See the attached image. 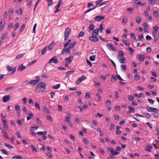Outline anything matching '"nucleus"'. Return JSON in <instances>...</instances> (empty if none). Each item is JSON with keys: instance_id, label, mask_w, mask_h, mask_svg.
<instances>
[{"instance_id": "nucleus-1", "label": "nucleus", "mask_w": 159, "mask_h": 159, "mask_svg": "<svg viewBox=\"0 0 159 159\" xmlns=\"http://www.w3.org/2000/svg\"><path fill=\"white\" fill-rule=\"evenodd\" d=\"M46 85L44 82H40L36 86L35 92L38 93H43L46 89Z\"/></svg>"}, {"instance_id": "nucleus-2", "label": "nucleus", "mask_w": 159, "mask_h": 159, "mask_svg": "<svg viewBox=\"0 0 159 159\" xmlns=\"http://www.w3.org/2000/svg\"><path fill=\"white\" fill-rule=\"evenodd\" d=\"M124 52L122 51H120L119 52L117 57V58L121 63H124L125 58L124 56Z\"/></svg>"}, {"instance_id": "nucleus-3", "label": "nucleus", "mask_w": 159, "mask_h": 159, "mask_svg": "<svg viewBox=\"0 0 159 159\" xmlns=\"http://www.w3.org/2000/svg\"><path fill=\"white\" fill-rule=\"evenodd\" d=\"M86 79V77L83 75L81 77L79 78L75 82V84L76 85L79 84L82 81Z\"/></svg>"}, {"instance_id": "nucleus-4", "label": "nucleus", "mask_w": 159, "mask_h": 159, "mask_svg": "<svg viewBox=\"0 0 159 159\" xmlns=\"http://www.w3.org/2000/svg\"><path fill=\"white\" fill-rule=\"evenodd\" d=\"M70 32V29L69 28H66L65 33V40H66L68 38Z\"/></svg>"}, {"instance_id": "nucleus-5", "label": "nucleus", "mask_w": 159, "mask_h": 159, "mask_svg": "<svg viewBox=\"0 0 159 159\" xmlns=\"http://www.w3.org/2000/svg\"><path fill=\"white\" fill-rule=\"evenodd\" d=\"M147 110L150 112H153L155 113H157L158 111V110L156 108L154 107H150L149 106H148L147 107Z\"/></svg>"}, {"instance_id": "nucleus-6", "label": "nucleus", "mask_w": 159, "mask_h": 159, "mask_svg": "<svg viewBox=\"0 0 159 159\" xmlns=\"http://www.w3.org/2000/svg\"><path fill=\"white\" fill-rule=\"evenodd\" d=\"M106 47H107L109 50L115 51H116V48L114 47L111 43H108L106 45Z\"/></svg>"}, {"instance_id": "nucleus-7", "label": "nucleus", "mask_w": 159, "mask_h": 159, "mask_svg": "<svg viewBox=\"0 0 159 159\" xmlns=\"http://www.w3.org/2000/svg\"><path fill=\"white\" fill-rule=\"evenodd\" d=\"M58 62V60L57 57L56 56L53 57L51 58L49 61L48 63L50 64L52 63H57Z\"/></svg>"}, {"instance_id": "nucleus-8", "label": "nucleus", "mask_w": 159, "mask_h": 159, "mask_svg": "<svg viewBox=\"0 0 159 159\" xmlns=\"http://www.w3.org/2000/svg\"><path fill=\"white\" fill-rule=\"evenodd\" d=\"M38 83V80H32L29 81L27 85L30 84L33 86H34L36 85Z\"/></svg>"}, {"instance_id": "nucleus-9", "label": "nucleus", "mask_w": 159, "mask_h": 159, "mask_svg": "<svg viewBox=\"0 0 159 159\" xmlns=\"http://www.w3.org/2000/svg\"><path fill=\"white\" fill-rule=\"evenodd\" d=\"M7 68L9 72H11V74H13L16 71V68H13L9 66H7Z\"/></svg>"}, {"instance_id": "nucleus-10", "label": "nucleus", "mask_w": 159, "mask_h": 159, "mask_svg": "<svg viewBox=\"0 0 159 159\" xmlns=\"http://www.w3.org/2000/svg\"><path fill=\"white\" fill-rule=\"evenodd\" d=\"M137 58L141 61H143L145 60V56L142 54H139L136 56Z\"/></svg>"}, {"instance_id": "nucleus-11", "label": "nucleus", "mask_w": 159, "mask_h": 159, "mask_svg": "<svg viewBox=\"0 0 159 159\" xmlns=\"http://www.w3.org/2000/svg\"><path fill=\"white\" fill-rule=\"evenodd\" d=\"M73 56H69L68 57L66 58L65 61L67 63L70 64L71 63L72 60L73 59Z\"/></svg>"}, {"instance_id": "nucleus-12", "label": "nucleus", "mask_w": 159, "mask_h": 159, "mask_svg": "<svg viewBox=\"0 0 159 159\" xmlns=\"http://www.w3.org/2000/svg\"><path fill=\"white\" fill-rule=\"evenodd\" d=\"M11 98V96L9 95L4 96L2 98V101L3 102H6L8 101Z\"/></svg>"}, {"instance_id": "nucleus-13", "label": "nucleus", "mask_w": 159, "mask_h": 159, "mask_svg": "<svg viewBox=\"0 0 159 159\" xmlns=\"http://www.w3.org/2000/svg\"><path fill=\"white\" fill-rule=\"evenodd\" d=\"M98 28H97L96 29L93 30L92 36H94L95 37H97L98 34Z\"/></svg>"}, {"instance_id": "nucleus-14", "label": "nucleus", "mask_w": 159, "mask_h": 159, "mask_svg": "<svg viewBox=\"0 0 159 159\" xmlns=\"http://www.w3.org/2000/svg\"><path fill=\"white\" fill-rule=\"evenodd\" d=\"M89 39L91 41L94 42H96L99 41V39L97 37L91 36L89 38Z\"/></svg>"}, {"instance_id": "nucleus-15", "label": "nucleus", "mask_w": 159, "mask_h": 159, "mask_svg": "<svg viewBox=\"0 0 159 159\" xmlns=\"http://www.w3.org/2000/svg\"><path fill=\"white\" fill-rule=\"evenodd\" d=\"M105 17L102 16H97L95 17L94 19L96 21H99L104 19Z\"/></svg>"}, {"instance_id": "nucleus-16", "label": "nucleus", "mask_w": 159, "mask_h": 159, "mask_svg": "<svg viewBox=\"0 0 159 159\" xmlns=\"http://www.w3.org/2000/svg\"><path fill=\"white\" fill-rule=\"evenodd\" d=\"M70 52V50L68 48H65L61 51V54H64L66 53H69Z\"/></svg>"}, {"instance_id": "nucleus-17", "label": "nucleus", "mask_w": 159, "mask_h": 159, "mask_svg": "<svg viewBox=\"0 0 159 159\" xmlns=\"http://www.w3.org/2000/svg\"><path fill=\"white\" fill-rule=\"evenodd\" d=\"M60 7V0H59L58 1V3L57 5H56L55 8H56V9L54 11V12L57 13L59 11H60V9L59 8V7Z\"/></svg>"}, {"instance_id": "nucleus-18", "label": "nucleus", "mask_w": 159, "mask_h": 159, "mask_svg": "<svg viewBox=\"0 0 159 159\" xmlns=\"http://www.w3.org/2000/svg\"><path fill=\"white\" fill-rule=\"evenodd\" d=\"M55 44L54 41H53L47 47V48H48L49 50H52L53 48V45Z\"/></svg>"}, {"instance_id": "nucleus-19", "label": "nucleus", "mask_w": 159, "mask_h": 159, "mask_svg": "<svg viewBox=\"0 0 159 159\" xmlns=\"http://www.w3.org/2000/svg\"><path fill=\"white\" fill-rule=\"evenodd\" d=\"M2 132L3 135L4 137L7 139H9L6 130H2Z\"/></svg>"}, {"instance_id": "nucleus-20", "label": "nucleus", "mask_w": 159, "mask_h": 159, "mask_svg": "<svg viewBox=\"0 0 159 159\" xmlns=\"http://www.w3.org/2000/svg\"><path fill=\"white\" fill-rule=\"evenodd\" d=\"M68 115L69 116H66L65 117V121L67 122L68 123H69L70 121V114H68Z\"/></svg>"}, {"instance_id": "nucleus-21", "label": "nucleus", "mask_w": 159, "mask_h": 159, "mask_svg": "<svg viewBox=\"0 0 159 159\" xmlns=\"http://www.w3.org/2000/svg\"><path fill=\"white\" fill-rule=\"evenodd\" d=\"M20 24L19 23H16L13 27V30L16 31L17 30L18 28L20 26Z\"/></svg>"}, {"instance_id": "nucleus-22", "label": "nucleus", "mask_w": 159, "mask_h": 159, "mask_svg": "<svg viewBox=\"0 0 159 159\" xmlns=\"http://www.w3.org/2000/svg\"><path fill=\"white\" fill-rule=\"evenodd\" d=\"M76 42L74 41V42L71 43L68 46V47L69 48V49L70 50V49L73 48L75 47V45L76 44Z\"/></svg>"}, {"instance_id": "nucleus-23", "label": "nucleus", "mask_w": 159, "mask_h": 159, "mask_svg": "<svg viewBox=\"0 0 159 159\" xmlns=\"http://www.w3.org/2000/svg\"><path fill=\"white\" fill-rule=\"evenodd\" d=\"M133 96H136L138 98H140L141 97H145L144 94L143 93H141L139 95H138L136 93L134 94H133Z\"/></svg>"}, {"instance_id": "nucleus-24", "label": "nucleus", "mask_w": 159, "mask_h": 159, "mask_svg": "<svg viewBox=\"0 0 159 159\" xmlns=\"http://www.w3.org/2000/svg\"><path fill=\"white\" fill-rule=\"evenodd\" d=\"M153 15L154 16L157 18H158L159 16V14L158 11L156 10H155L153 11Z\"/></svg>"}, {"instance_id": "nucleus-25", "label": "nucleus", "mask_w": 159, "mask_h": 159, "mask_svg": "<svg viewBox=\"0 0 159 159\" xmlns=\"http://www.w3.org/2000/svg\"><path fill=\"white\" fill-rule=\"evenodd\" d=\"M26 68V66H24L22 64L19 66L18 70L20 71H21L25 69Z\"/></svg>"}, {"instance_id": "nucleus-26", "label": "nucleus", "mask_w": 159, "mask_h": 159, "mask_svg": "<svg viewBox=\"0 0 159 159\" xmlns=\"http://www.w3.org/2000/svg\"><path fill=\"white\" fill-rule=\"evenodd\" d=\"M135 20L136 22L138 23L139 24L141 22V18L140 16H137V17H136Z\"/></svg>"}, {"instance_id": "nucleus-27", "label": "nucleus", "mask_w": 159, "mask_h": 159, "mask_svg": "<svg viewBox=\"0 0 159 159\" xmlns=\"http://www.w3.org/2000/svg\"><path fill=\"white\" fill-rule=\"evenodd\" d=\"M108 151H110L111 154L113 155L114 152L115 151L111 147H108L107 148Z\"/></svg>"}, {"instance_id": "nucleus-28", "label": "nucleus", "mask_w": 159, "mask_h": 159, "mask_svg": "<svg viewBox=\"0 0 159 159\" xmlns=\"http://www.w3.org/2000/svg\"><path fill=\"white\" fill-rule=\"evenodd\" d=\"M25 27V25L24 24L22 25L19 29V31H20V32H21L22 31H23L24 30Z\"/></svg>"}, {"instance_id": "nucleus-29", "label": "nucleus", "mask_w": 159, "mask_h": 159, "mask_svg": "<svg viewBox=\"0 0 159 159\" xmlns=\"http://www.w3.org/2000/svg\"><path fill=\"white\" fill-rule=\"evenodd\" d=\"M43 111L47 113L48 114H50L49 110L47 107H43Z\"/></svg>"}, {"instance_id": "nucleus-30", "label": "nucleus", "mask_w": 159, "mask_h": 159, "mask_svg": "<svg viewBox=\"0 0 159 159\" xmlns=\"http://www.w3.org/2000/svg\"><path fill=\"white\" fill-rule=\"evenodd\" d=\"M22 158L21 156L20 155H16L12 157V159H21Z\"/></svg>"}, {"instance_id": "nucleus-31", "label": "nucleus", "mask_w": 159, "mask_h": 159, "mask_svg": "<svg viewBox=\"0 0 159 159\" xmlns=\"http://www.w3.org/2000/svg\"><path fill=\"white\" fill-rule=\"evenodd\" d=\"M146 148H147L145 149V150L148 151L149 152H151V150L152 149V146L149 145L146 146Z\"/></svg>"}, {"instance_id": "nucleus-32", "label": "nucleus", "mask_w": 159, "mask_h": 159, "mask_svg": "<svg viewBox=\"0 0 159 159\" xmlns=\"http://www.w3.org/2000/svg\"><path fill=\"white\" fill-rule=\"evenodd\" d=\"M134 2L140 6H143L144 5V4L140 2L139 1V0H133Z\"/></svg>"}, {"instance_id": "nucleus-33", "label": "nucleus", "mask_w": 159, "mask_h": 159, "mask_svg": "<svg viewBox=\"0 0 159 159\" xmlns=\"http://www.w3.org/2000/svg\"><path fill=\"white\" fill-rule=\"evenodd\" d=\"M3 129L4 130H8V127L7 123L6 124H3Z\"/></svg>"}, {"instance_id": "nucleus-34", "label": "nucleus", "mask_w": 159, "mask_h": 159, "mask_svg": "<svg viewBox=\"0 0 159 159\" xmlns=\"http://www.w3.org/2000/svg\"><path fill=\"white\" fill-rule=\"evenodd\" d=\"M25 53H23V54H20L18 55L16 57V59H18L20 58L21 57L23 56L24 55H25Z\"/></svg>"}, {"instance_id": "nucleus-35", "label": "nucleus", "mask_w": 159, "mask_h": 159, "mask_svg": "<svg viewBox=\"0 0 159 159\" xmlns=\"http://www.w3.org/2000/svg\"><path fill=\"white\" fill-rule=\"evenodd\" d=\"M47 47H46L45 48H44L42 50L41 52V53L42 55H43L46 53L47 51Z\"/></svg>"}, {"instance_id": "nucleus-36", "label": "nucleus", "mask_w": 159, "mask_h": 159, "mask_svg": "<svg viewBox=\"0 0 159 159\" xmlns=\"http://www.w3.org/2000/svg\"><path fill=\"white\" fill-rule=\"evenodd\" d=\"M47 132L46 131H39L37 133V134H38L39 135H45L47 134Z\"/></svg>"}, {"instance_id": "nucleus-37", "label": "nucleus", "mask_w": 159, "mask_h": 159, "mask_svg": "<svg viewBox=\"0 0 159 159\" xmlns=\"http://www.w3.org/2000/svg\"><path fill=\"white\" fill-rule=\"evenodd\" d=\"M94 28V25L93 24L90 25L89 27V30H92Z\"/></svg>"}, {"instance_id": "nucleus-38", "label": "nucleus", "mask_w": 159, "mask_h": 159, "mask_svg": "<svg viewBox=\"0 0 159 159\" xmlns=\"http://www.w3.org/2000/svg\"><path fill=\"white\" fill-rule=\"evenodd\" d=\"M103 24L101 23L100 25V27L99 28H98V31L100 30L101 33L102 32V30L104 29V27H103Z\"/></svg>"}, {"instance_id": "nucleus-39", "label": "nucleus", "mask_w": 159, "mask_h": 159, "mask_svg": "<svg viewBox=\"0 0 159 159\" xmlns=\"http://www.w3.org/2000/svg\"><path fill=\"white\" fill-rule=\"evenodd\" d=\"M71 42V40L70 39H69L68 40V42L64 44V47L65 48L68 45H69L71 43H70Z\"/></svg>"}, {"instance_id": "nucleus-40", "label": "nucleus", "mask_w": 159, "mask_h": 159, "mask_svg": "<svg viewBox=\"0 0 159 159\" xmlns=\"http://www.w3.org/2000/svg\"><path fill=\"white\" fill-rule=\"evenodd\" d=\"M121 69L122 70H123L124 71H125L126 70L127 67L125 65H122L121 66Z\"/></svg>"}, {"instance_id": "nucleus-41", "label": "nucleus", "mask_w": 159, "mask_h": 159, "mask_svg": "<svg viewBox=\"0 0 159 159\" xmlns=\"http://www.w3.org/2000/svg\"><path fill=\"white\" fill-rule=\"evenodd\" d=\"M148 2L151 5L155 4L156 2L155 0H149Z\"/></svg>"}, {"instance_id": "nucleus-42", "label": "nucleus", "mask_w": 159, "mask_h": 159, "mask_svg": "<svg viewBox=\"0 0 159 159\" xmlns=\"http://www.w3.org/2000/svg\"><path fill=\"white\" fill-rule=\"evenodd\" d=\"M74 72V70H72V71H68L67 73V74H66V77H67V78H68L69 76H70V75L72 73H73Z\"/></svg>"}, {"instance_id": "nucleus-43", "label": "nucleus", "mask_w": 159, "mask_h": 159, "mask_svg": "<svg viewBox=\"0 0 159 159\" xmlns=\"http://www.w3.org/2000/svg\"><path fill=\"white\" fill-rule=\"evenodd\" d=\"M127 21V18L126 17L124 16L123 18L122 21L121 22L122 24L124 23V25H125V23Z\"/></svg>"}, {"instance_id": "nucleus-44", "label": "nucleus", "mask_w": 159, "mask_h": 159, "mask_svg": "<svg viewBox=\"0 0 159 159\" xmlns=\"http://www.w3.org/2000/svg\"><path fill=\"white\" fill-rule=\"evenodd\" d=\"M140 76L137 74H136L134 76V79L135 80H139L140 79Z\"/></svg>"}, {"instance_id": "nucleus-45", "label": "nucleus", "mask_w": 159, "mask_h": 159, "mask_svg": "<svg viewBox=\"0 0 159 159\" xmlns=\"http://www.w3.org/2000/svg\"><path fill=\"white\" fill-rule=\"evenodd\" d=\"M84 34V31H82L80 32L79 34L78 35L77 38H79L80 37L83 36Z\"/></svg>"}, {"instance_id": "nucleus-46", "label": "nucleus", "mask_w": 159, "mask_h": 159, "mask_svg": "<svg viewBox=\"0 0 159 159\" xmlns=\"http://www.w3.org/2000/svg\"><path fill=\"white\" fill-rule=\"evenodd\" d=\"M4 144L5 145V146L9 149H11L13 148V146L10 144H7L6 143H4Z\"/></svg>"}, {"instance_id": "nucleus-47", "label": "nucleus", "mask_w": 159, "mask_h": 159, "mask_svg": "<svg viewBox=\"0 0 159 159\" xmlns=\"http://www.w3.org/2000/svg\"><path fill=\"white\" fill-rule=\"evenodd\" d=\"M0 151L2 152V153L3 154H5V155H9V153L5 150L1 149Z\"/></svg>"}, {"instance_id": "nucleus-48", "label": "nucleus", "mask_w": 159, "mask_h": 159, "mask_svg": "<svg viewBox=\"0 0 159 159\" xmlns=\"http://www.w3.org/2000/svg\"><path fill=\"white\" fill-rule=\"evenodd\" d=\"M143 114L145 115V116L147 118H150L151 117V115L148 113H144Z\"/></svg>"}, {"instance_id": "nucleus-49", "label": "nucleus", "mask_w": 159, "mask_h": 159, "mask_svg": "<svg viewBox=\"0 0 159 159\" xmlns=\"http://www.w3.org/2000/svg\"><path fill=\"white\" fill-rule=\"evenodd\" d=\"M35 106L36 107L37 109L39 110H40V107L39 106V105L38 103H35Z\"/></svg>"}, {"instance_id": "nucleus-50", "label": "nucleus", "mask_w": 159, "mask_h": 159, "mask_svg": "<svg viewBox=\"0 0 159 159\" xmlns=\"http://www.w3.org/2000/svg\"><path fill=\"white\" fill-rule=\"evenodd\" d=\"M8 36L7 34L6 33L3 34L2 36V39L4 40V39L7 38Z\"/></svg>"}, {"instance_id": "nucleus-51", "label": "nucleus", "mask_w": 159, "mask_h": 159, "mask_svg": "<svg viewBox=\"0 0 159 159\" xmlns=\"http://www.w3.org/2000/svg\"><path fill=\"white\" fill-rule=\"evenodd\" d=\"M116 77H115V76L113 75H112L111 76V81L112 82H115L116 80Z\"/></svg>"}, {"instance_id": "nucleus-52", "label": "nucleus", "mask_w": 159, "mask_h": 159, "mask_svg": "<svg viewBox=\"0 0 159 159\" xmlns=\"http://www.w3.org/2000/svg\"><path fill=\"white\" fill-rule=\"evenodd\" d=\"M111 103V101L110 100H107L106 102V105L107 106H110Z\"/></svg>"}, {"instance_id": "nucleus-53", "label": "nucleus", "mask_w": 159, "mask_h": 159, "mask_svg": "<svg viewBox=\"0 0 159 159\" xmlns=\"http://www.w3.org/2000/svg\"><path fill=\"white\" fill-rule=\"evenodd\" d=\"M159 29V27H158L156 26H154L153 29V31L157 32Z\"/></svg>"}, {"instance_id": "nucleus-54", "label": "nucleus", "mask_w": 159, "mask_h": 159, "mask_svg": "<svg viewBox=\"0 0 159 159\" xmlns=\"http://www.w3.org/2000/svg\"><path fill=\"white\" fill-rule=\"evenodd\" d=\"M129 109L130 110V111H131L132 112H134L135 111V109L134 108L132 107L131 106H129L128 107Z\"/></svg>"}, {"instance_id": "nucleus-55", "label": "nucleus", "mask_w": 159, "mask_h": 159, "mask_svg": "<svg viewBox=\"0 0 159 159\" xmlns=\"http://www.w3.org/2000/svg\"><path fill=\"white\" fill-rule=\"evenodd\" d=\"M16 12L18 15H21L22 14L21 12V9H18L16 11Z\"/></svg>"}, {"instance_id": "nucleus-56", "label": "nucleus", "mask_w": 159, "mask_h": 159, "mask_svg": "<svg viewBox=\"0 0 159 159\" xmlns=\"http://www.w3.org/2000/svg\"><path fill=\"white\" fill-rule=\"evenodd\" d=\"M123 43L125 44H126V45L128 46H130V44L126 40H123Z\"/></svg>"}, {"instance_id": "nucleus-57", "label": "nucleus", "mask_w": 159, "mask_h": 159, "mask_svg": "<svg viewBox=\"0 0 159 159\" xmlns=\"http://www.w3.org/2000/svg\"><path fill=\"white\" fill-rule=\"evenodd\" d=\"M115 98H116V99H117L119 98V92L117 91H116L115 92Z\"/></svg>"}, {"instance_id": "nucleus-58", "label": "nucleus", "mask_w": 159, "mask_h": 159, "mask_svg": "<svg viewBox=\"0 0 159 159\" xmlns=\"http://www.w3.org/2000/svg\"><path fill=\"white\" fill-rule=\"evenodd\" d=\"M95 56L94 55L90 56V57L89 59L91 61H94L95 60Z\"/></svg>"}, {"instance_id": "nucleus-59", "label": "nucleus", "mask_w": 159, "mask_h": 159, "mask_svg": "<svg viewBox=\"0 0 159 159\" xmlns=\"http://www.w3.org/2000/svg\"><path fill=\"white\" fill-rule=\"evenodd\" d=\"M85 97L87 99H89L90 98V94L89 93H86Z\"/></svg>"}, {"instance_id": "nucleus-60", "label": "nucleus", "mask_w": 159, "mask_h": 159, "mask_svg": "<svg viewBox=\"0 0 159 159\" xmlns=\"http://www.w3.org/2000/svg\"><path fill=\"white\" fill-rule=\"evenodd\" d=\"M31 147L32 148L33 151L35 152H37V150L36 148L34 146H33L32 145H31Z\"/></svg>"}, {"instance_id": "nucleus-61", "label": "nucleus", "mask_w": 159, "mask_h": 159, "mask_svg": "<svg viewBox=\"0 0 159 159\" xmlns=\"http://www.w3.org/2000/svg\"><path fill=\"white\" fill-rule=\"evenodd\" d=\"M103 0H98L97 1H96L95 2V3L96 4V5H98L99 4L101 3V2H102Z\"/></svg>"}, {"instance_id": "nucleus-62", "label": "nucleus", "mask_w": 159, "mask_h": 159, "mask_svg": "<svg viewBox=\"0 0 159 159\" xmlns=\"http://www.w3.org/2000/svg\"><path fill=\"white\" fill-rule=\"evenodd\" d=\"M52 87L53 89H57L60 87V84H58L56 86H53Z\"/></svg>"}, {"instance_id": "nucleus-63", "label": "nucleus", "mask_w": 159, "mask_h": 159, "mask_svg": "<svg viewBox=\"0 0 159 159\" xmlns=\"http://www.w3.org/2000/svg\"><path fill=\"white\" fill-rule=\"evenodd\" d=\"M130 35L131 37L133 38L134 40H137L136 38L134 33H131L130 34Z\"/></svg>"}, {"instance_id": "nucleus-64", "label": "nucleus", "mask_w": 159, "mask_h": 159, "mask_svg": "<svg viewBox=\"0 0 159 159\" xmlns=\"http://www.w3.org/2000/svg\"><path fill=\"white\" fill-rule=\"evenodd\" d=\"M16 134L17 135V137L18 138H21L22 137L20 133L19 132H16Z\"/></svg>"}]
</instances>
